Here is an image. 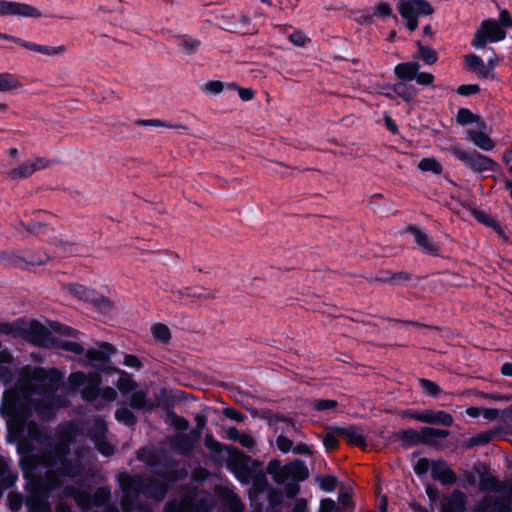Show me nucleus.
Returning <instances> with one entry per match:
<instances>
[{"instance_id": "nucleus-1", "label": "nucleus", "mask_w": 512, "mask_h": 512, "mask_svg": "<svg viewBox=\"0 0 512 512\" xmlns=\"http://www.w3.org/2000/svg\"><path fill=\"white\" fill-rule=\"evenodd\" d=\"M3 403L15 414L19 426L17 452L23 475L28 479V512H52L49 492L60 487L65 478L82 473V458L88 448L76 447L75 457L70 458V446L76 443L77 436L73 424L59 425L53 439L35 422L22 418V414L32 411L49 418L55 408L66 405L63 399L55 397L53 378L45 369L24 367L16 387L4 392Z\"/></svg>"}, {"instance_id": "nucleus-2", "label": "nucleus", "mask_w": 512, "mask_h": 512, "mask_svg": "<svg viewBox=\"0 0 512 512\" xmlns=\"http://www.w3.org/2000/svg\"><path fill=\"white\" fill-rule=\"evenodd\" d=\"M137 457L149 466L156 479L145 481L140 475H129L119 473L118 483L122 489L123 496L121 505L124 512H131L136 507V500L142 494L157 501L164 499L168 484L176 481L180 473L168 463H158V458L152 451L142 448L137 452Z\"/></svg>"}, {"instance_id": "nucleus-3", "label": "nucleus", "mask_w": 512, "mask_h": 512, "mask_svg": "<svg viewBox=\"0 0 512 512\" xmlns=\"http://www.w3.org/2000/svg\"><path fill=\"white\" fill-rule=\"evenodd\" d=\"M110 494L111 492L108 487H99L93 495H90L87 491H78L72 487L65 489V495L73 497L78 506L83 510L103 507V512H119L116 507L108 504Z\"/></svg>"}, {"instance_id": "nucleus-4", "label": "nucleus", "mask_w": 512, "mask_h": 512, "mask_svg": "<svg viewBox=\"0 0 512 512\" xmlns=\"http://www.w3.org/2000/svg\"><path fill=\"white\" fill-rule=\"evenodd\" d=\"M398 10L410 31L417 29L419 16L433 13L432 6L426 0H400Z\"/></svg>"}, {"instance_id": "nucleus-5", "label": "nucleus", "mask_w": 512, "mask_h": 512, "mask_svg": "<svg viewBox=\"0 0 512 512\" xmlns=\"http://www.w3.org/2000/svg\"><path fill=\"white\" fill-rule=\"evenodd\" d=\"M451 152L465 167L477 173L493 171L497 166L496 162L490 157L476 151H465L457 146H453Z\"/></svg>"}, {"instance_id": "nucleus-6", "label": "nucleus", "mask_w": 512, "mask_h": 512, "mask_svg": "<svg viewBox=\"0 0 512 512\" xmlns=\"http://www.w3.org/2000/svg\"><path fill=\"white\" fill-rule=\"evenodd\" d=\"M68 291L76 298L90 303L94 308L103 314H110L113 306L111 302L95 290L79 284L67 285Z\"/></svg>"}, {"instance_id": "nucleus-7", "label": "nucleus", "mask_w": 512, "mask_h": 512, "mask_svg": "<svg viewBox=\"0 0 512 512\" xmlns=\"http://www.w3.org/2000/svg\"><path fill=\"white\" fill-rule=\"evenodd\" d=\"M68 382L73 388L83 387L81 394L86 401H94L99 398L100 379L97 375L87 376L83 372H74L70 374Z\"/></svg>"}, {"instance_id": "nucleus-8", "label": "nucleus", "mask_w": 512, "mask_h": 512, "mask_svg": "<svg viewBox=\"0 0 512 512\" xmlns=\"http://www.w3.org/2000/svg\"><path fill=\"white\" fill-rule=\"evenodd\" d=\"M506 37L505 30L495 20H485L474 35L472 46L477 49L485 48L487 41L498 42Z\"/></svg>"}, {"instance_id": "nucleus-9", "label": "nucleus", "mask_w": 512, "mask_h": 512, "mask_svg": "<svg viewBox=\"0 0 512 512\" xmlns=\"http://www.w3.org/2000/svg\"><path fill=\"white\" fill-rule=\"evenodd\" d=\"M106 432V422L100 417L95 418L93 425L89 430V436L102 455L111 456L114 453V448L104 440Z\"/></svg>"}, {"instance_id": "nucleus-10", "label": "nucleus", "mask_w": 512, "mask_h": 512, "mask_svg": "<svg viewBox=\"0 0 512 512\" xmlns=\"http://www.w3.org/2000/svg\"><path fill=\"white\" fill-rule=\"evenodd\" d=\"M49 161L46 158H34L26 160L17 167L8 171V176L12 180L26 179L34 174L36 171L42 170L48 167Z\"/></svg>"}, {"instance_id": "nucleus-11", "label": "nucleus", "mask_w": 512, "mask_h": 512, "mask_svg": "<svg viewBox=\"0 0 512 512\" xmlns=\"http://www.w3.org/2000/svg\"><path fill=\"white\" fill-rule=\"evenodd\" d=\"M28 333L30 340L36 345L54 347L57 343V336L38 321L34 320L30 322Z\"/></svg>"}, {"instance_id": "nucleus-12", "label": "nucleus", "mask_w": 512, "mask_h": 512, "mask_svg": "<svg viewBox=\"0 0 512 512\" xmlns=\"http://www.w3.org/2000/svg\"><path fill=\"white\" fill-rule=\"evenodd\" d=\"M408 415L412 419L429 424L452 426L454 422L452 415L442 410L427 409L419 413L409 412Z\"/></svg>"}, {"instance_id": "nucleus-13", "label": "nucleus", "mask_w": 512, "mask_h": 512, "mask_svg": "<svg viewBox=\"0 0 512 512\" xmlns=\"http://www.w3.org/2000/svg\"><path fill=\"white\" fill-rule=\"evenodd\" d=\"M481 506L483 509L491 512H510L512 509V484L508 495L499 497L485 496Z\"/></svg>"}, {"instance_id": "nucleus-14", "label": "nucleus", "mask_w": 512, "mask_h": 512, "mask_svg": "<svg viewBox=\"0 0 512 512\" xmlns=\"http://www.w3.org/2000/svg\"><path fill=\"white\" fill-rule=\"evenodd\" d=\"M431 476L433 479L444 485H452L456 482L457 476L444 460L431 462Z\"/></svg>"}, {"instance_id": "nucleus-15", "label": "nucleus", "mask_w": 512, "mask_h": 512, "mask_svg": "<svg viewBox=\"0 0 512 512\" xmlns=\"http://www.w3.org/2000/svg\"><path fill=\"white\" fill-rule=\"evenodd\" d=\"M485 124L482 122L478 129L466 130V139L483 151H492L495 147L494 141L484 133Z\"/></svg>"}, {"instance_id": "nucleus-16", "label": "nucleus", "mask_w": 512, "mask_h": 512, "mask_svg": "<svg viewBox=\"0 0 512 512\" xmlns=\"http://www.w3.org/2000/svg\"><path fill=\"white\" fill-rule=\"evenodd\" d=\"M114 348L112 345L101 342L97 348L88 349L86 351L87 359L93 364L97 365L106 363L110 356L113 354Z\"/></svg>"}, {"instance_id": "nucleus-17", "label": "nucleus", "mask_w": 512, "mask_h": 512, "mask_svg": "<svg viewBox=\"0 0 512 512\" xmlns=\"http://www.w3.org/2000/svg\"><path fill=\"white\" fill-rule=\"evenodd\" d=\"M408 232L414 236L416 244L421 248L423 253L429 255H436L438 253V246L425 232L414 226H410Z\"/></svg>"}, {"instance_id": "nucleus-18", "label": "nucleus", "mask_w": 512, "mask_h": 512, "mask_svg": "<svg viewBox=\"0 0 512 512\" xmlns=\"http://www.w3.org/2000/svg\"><path fill=\"white\" fill-rule=\"evenodd\" d=\"M16 44L48 57L60 56L65 52V47L63 45L54 47L49 45L36 44L25 40H16Z\"/></svg>"}, {"instance_id": "nucleus-19", "label": "nucleus", "mask_w": 512, "mask_h": 512, "mask_svg": "<svg viewBox=\"0 0 512 512\" xmlns=\"http://www.w3.org/2000/svg\"><path fill=\"white\" fill-rule=\"evenodd\" d=\"M337 433L351 445H356L361 448L366 447V437L364 433L360 428L354 425L337 428Z\"/></svg>"}, {"instance_id": "nucleus-20", "label": "nucleus", "mask_w": 512, "mask_h": 512, "mask_svg": "<svg viewBox=\"0 0 512 512\" xmlns=\"http://www.w3.org/2000/svg\"><path fill=\"white\" fill-rule=\"evenodd\" d=\"M6 16L38 18L41 16V12L36 7H33L29 4L8 1Z\"/></svg>"}, {"instance_id": "nucleus-21", "label": "nucleus", "mask_w": 512, "mask_h": 512, "mask_svg": "<svg viewBox=\"0 0 512 512\" xmlns=\"http://www.w3.org/2000/svg\"><path fill=\"white\" fill-rule=\"evenodd\" d=\"M249 458L241 454L239 457L233 459L230 462L231 470L233 471L236 478L242 483H248L250 472L247 466Z\"/></svg>"}, {"instance_id": "nucleus-22", "label": "nucleus", "mask_w": 512, "mask_h": 512, "mask_svg": "<svg viewBox=\"0 0 512 512\" xmlns=\"http://www.w3.org/2000/svg\"><path fill=\"white\" fill-rule=\"evenodd\" d=\"M449 431L445 429H437L432 427H422L420 429L421 444L437 445L438 439H444L449 436Z\"/></svg>"}, {"instance_id": "nucleus-23", "label": "nucleus", "mask_w": 512, "mask_h": 512, "mask_svg": "<svg viewBox=\"0 0 512 512\" xmlns=\"http://www.w3.org/2000/svg\"><path fill=\"white\" fill-rule=\"evenodd\" d=\"M465 510V495L456 490L450 497L443 503L441 512H464Z\"/></svg>"}, {"instance_id": "nucleus-24", "label": "nucleus", "mask_w": 512, "mask_h": 512, "mask_svg": "<svg viewBox=\"0 0 512 512\" xmlns=\"http://www.w3.org/2000/svg\"><path fill=\"white\" fill-rule=\"evenodd\" d=\"M171 447L180 454H189L194 448V441L188 434L178 433L171 439Z\"/></svg>"}, {"instance_id": "nucleus-25", "label": "nucleus", "mask_w": 512, "mask_h": 512, "mask_svg": "<svg viewBox=\"0 0 512 512\" xmlns=\"http://www.w3.org/2000/svg\"><path fill=\"white\" fill-rule=\"evenodd\" d=\"M420 69V65L418 62H406L398 64L394 72L396 76L403 80L412 81L414 80L418 70Z\"/></svg>"}, {"instance_id": "nucleus-26", "label": "nucleus", "mask_w": 512, "mask_h": 512, "mask_svg": "<svg viewBox=\"0 0 512 512\" xmlns=\"http://www.w3.org/2000/svg\"><path fill=\"white\" fill-rule=\"evenodd\" d=\"M284 471H286L289 474L290 479L296 481H303L309 475L307 466L301 460H295L289 465H285Z\"/></svg>"}, {"instance_id": "nucleus-27", "label": "nucleus", "mask_w": 512, "mask_h": 512, "mask_svg": "<svg viewBox=\"0 0 512 512\" xmlns=\"http://www.w3.org/2000/svg\"><path fill=\"white\" fill-rule=\"evenodd\" d=\"M465 61L469 68L478 73L479 76L483 78H488L490 76V69L489 67L483 62V60L475 55V54H469L465 56Z\"/></svg>"}, {"instance_id": "nucleus-28", "label": "nucleus", "mask_w": 512, "mask_h": 512, "mask_svg": "<svg viewBox=\"0 0 512 512\" xmlns=\"http://www.w3.org/2000/svg\"><path fill=\"white\" fill-rule=\"evenodd\" d=\"M285 466H282L278 461H272L269 464L268 471L272 475L275 482L279 484L285 483L288 479H290L289 474L284 471Z\"/></svg>"}, {"instance_id": "nucleus-29", "label": "nucleus", "mask_w": 512, "mask_h": 512, "mask_svg": "<svg viewBox=\"0 0 512 512\" xmlns=\"http://www.w3.org/2000/svg\"><path fill=\"white\" fill-rule=\"evenodd\" d=\"M393 91L405 101H411L417 94V90L414 86L406 82L396 83L393 87Z\"/></svg>"}, {"instance_id": "nucleus-30", "label": "nucleus", "mask_w": 512, "mask_h": 512, "mask_svg": "<svg viewBox=\"0 0 512 512\" xmlns=\"http://www.w3.org/2000/svg\"><path fill=\"white\" fill-rule=\"evenodd\" d=\"M178 46L183 53L192 55L197 52L200 41L193 37L183 36L179 39Z\"/></svg>"}, {"instance_id": "nucleus-31", "label": "nucleus", "mask_w": 512, "mask_h": 512, "mask_svg": "<svg viewBox=\"0 0 512 512\" xmlns=\"http://www.w3.org/2000/svg\"><path fill=\"white\" fill-rule=\"evenodd\" d=\"M392 14V9L390 7V5L386 2H379L377 4H375L374 8H373V14H367L365 16V21L369 24L373 23V17L376 16V17H380V18H384V17H388Z\"/></svg>"}, {"instance_id": "nucleus-32", "label": "nucleus", "mask_w": 512, "mask_h": 512, "mask_svg": "<svg viewBox=\"0 0 512 512\" xmlns=\"http://www.w3.org/2000/svg\"><path fill=\"white\" fill-rule=\"evenodd\" d=\"M20 86V82L9 73H0V92H8Z\"/></svg>"}, {"instance_id": "nucleus-33", "label": "nucleus", "mask_w": 512, "mask_h": 512, "mask_svg": "<svg viewBox=\"0 0 512 512\" xmlns=\"http://www.w3.org/2000/svg\"><path fill=\"white\" fill-rule=\"evenodd\" d=\"M54 347L61 348L77 355L83 354L85 352L84 347L80 343L71 340H61L58 337L57 343Z\"/></svg>"}, {"instance_id": "nucleus-34", "label": "nucleus", "mask_w": 512, "mask_h": 512, "mask_svg": "<svg viewBox=\"0 0 512 512\" xmlns=\"http://www.w3.org/2000/svg\"><path fill=\"white\" fill-rule=\"evenodd\" d=\"M418 168L424 172L430 171L435 174H440L443 170L441 163L434 158H423L418 163Z\"/></svg>"}, {"instance_id": "nucleus-35", "label": "nucleus", "mask_w": 512, "mask_h": 512, "mask_svg": "<svg viewBox=\"0 0 512 512\" xmlns=\"http://www.w3.org/2000/svg\"><path fill=\"white\" fill-rule=\"evenodd\" d=\"M419 385L423 392L428 396L438 397L443 393L440 386L431 380L419 379Z\"/></svg>"}, {"instance_id": "nucleus-36", "label": "nucleus", "mask_w": 512, "mask_h": 512, "mask_svg": "<svg viewBox=\"0 0 512 512\" xmlns=\"http://www.w3.org/2000/svg\"><path fill=\"white\" fill-rule=\"evenodd\" d=\"M249 24V18L245 15L239 16L237 19L228 21L223 24V28L232 32H241Z\"/></svg>"}, {"instance_id": "nucleus-37", "label": "nucleus", "mask_w": 512, "mask_h": 512, "mask_svg": "<svg viewBox=\"0 0 512 512\" xmlns=\"http://www.w3.org/2000/svg\"><path fill=\"white\" fill-rule=\"evenodd\" d=\"M54 244L59 249V253L65 256L78 253L77 245L69 240L55 239Z\"/></svg>"}, {"instance_id": "nucleus-38", "label": "nucleus", "mask_w": 512, "mask_h": 512, "mask_svg": "<svg viewBox=\"0 0 512 512\" xmlns=\"http://www.w3.org/2000/svg\"><path fill=\"white\" fill-rule=\"evenodd\" d=\"M315 480L319 484L320 489L324 492H332L336 488L338 482L337 478L333 475H317Z\"/></svg>"}, {"instance_id": "nucleus-39", "label": "nucleus", "mask_w": 512, "mask_h": 512, "mask_svg": "<svg viewBox=\"0 0 512 512\" xmlns=\"http://www.w3.org/2000/svg\"><path fill=\"white\" fill-rule=\"evenodd\" d=\"M115 418L127 426H132L136 423L135 415L125 407L116 410Z\"/></svg>"}, {"instance_id": "nucleus-40", "label": "nucleus", "mask_w": 512, "mask_h": 512, "mask_svg": "<svg viewBox=\"0 0 512 512\" xmlns=\"http://www.w3.org/2000/svg\"><path fill=\"white\" fill-rule=\"evenodd\" d=\"M151 332L156 339L162 341L163 343H167L170 340V330L164 324L158 323L153 325L151 328Z\"/></svg>"}, {"instance_id": "nucleus-41", "label": "nucleus", "mask_w": 512, "mask_h": 512, "mask_svg": "<svg viewBox=\"0 0 512 512\" xmlns=\"http://www.w3.org/2000/svg\"><path fill=\"white\" fill-rule=\"evenodd\" d=\"M399 436L405 442L411 445L421 444L420 430L406 429L399 432Z\"/></svg>"}, {"instance_id": "nucleus-42", "label": "nucleus", "mask_w": 512, "mask_h": 512, "mask_svg": "<svg viewBox=\"0 0 512 512\" xmlns=\"http://www.w3.org/2000/svg\"><path fill=\"white\" fill-rule=\"evenodd\" d=\"M135 123L137 125H141V126L169 127V128L184 129V130L186 129V127L181 124L170 125L160 119H147V120L139 119Z\"/></svg>"}, {"instance_id": "nucleus-43", "label": "nucleus", "mask_w": 512, "mask_h": 512, "mask_svg": "<svg viewBox=\"0 0 512 512\" xmlns=\"http://www.w3.org/2000/svg\"><path fill=\"white\" fill-rule=\"evenodd\" d=\"M417 45L419 48V55L426 64L432 65L437 61V54L433 49L423 46L420 43Z\"/></svg>"}, {"instance_id": "nucleus-44", "label": "nucleus", "mask_w": 512, "mask_h": 512, "mask_svg": "<svg viewBox=\"0 0 512 512\" xmlns=\"http://www.w3.org/2000/svg\"><path fill=\"white\" fill-rule=\"evenodd\" d=\"M456 119L460 125H467L478 120V117L474 115L469 109L460 108L457 112Z\"/></svg>"}, {"instance_id": "nucleus-45", "label": "nucleus", "mask_w": 512, "mask_h": 512, "mask_svg": "<svg viewBox=\"0 0 512 512\" xmlns=\"http://www.w3.org/2000/svg\"><path fill=\"white\" fill-rule=\"evenodd\" d=\"M130 406L134 409L144 408L147 404L146 395L142 391H136L130 396Z\"/></svg>"}, {"instance_id": "nucleus-46", "label": "nucleus", "mask_w": 512, "mask_h": 512, "mask_svg": "<svg viewBox=\"0 0 512 512\" xmlns=\"http://www.w3.org/2000/svg\"><path fill=\"white\" fill-rule=\"evenodd\" d=\"M479 488L482 491H499V484L494 477H483L479 481Z\"/></svg>"}, {"instance_id": "nucleus-47", "label": "nucleus", "mask_w": 512, "mask_h": 512, "mask_svg": "<svg viewBox=\"0 0 512 512\" xmlns=\"http://www.w3.org/2000/svg\"><path fill=\"white\" fill-rule=\"evenodd\" d=\"M276 445L282 453H288L292 451L293 441L283 434H280L276 439Z\"/></svg>"}, {"instance_id": "nucleus-48", "label": "nucleus", "mask_w": 512, "mask_h": 512, "mask_svg": "<svg viewBox=\"0 0 512 512\" xmlns=\"http://www.w3.org/2000/svg\"><path fill=\"white\" fill-rule=\"evenodd\" d=\"M0 259L3 261L5 266H20L22 261L20 257L7 252H1Z\"/></svg>"}, {"instance_id": "nucleus-49", "label": "nucleus", "mask_w": 512, "mask_h": 512, "mask_svg": "<svg viewBox=\"0 0 512 512\" xmlns=\"http://www.w3.org/2000/svg\"><path fill=\"white\" fill-rule=\"evenodd\" d=\"M99 397L101 398V405H104L105 403L115 400L117 397V392L114 388L106 387L100 391Z\"/></svg>"}, {"instance_id": "nucleus-50", "label": "nucleus", "mask_w": 512, "mask_h": 512, "mask_svg": "<svg viewBox=\"0 0 512 512\" xmlns=\"http://www.w3.org/2000/svg\"><path fill=\"white\" fill-rule=\"evenodd\" d=\"M431 468V463L427 458H420L414 465V471L417 475L426 474Z\"/></svg>"}, {"instance_id": "nucleus-51", "label": "nucleus", "mask_w": 512, "mask_h": 512, "mask_svg": "<svg viewBox=\"0 0 512 512\" xmlns=\"http://www.w3.org/2000/svg\"><path fill=\"white\" fill-rule=\"evenodd\" d=\"M336 406H337V402L335 400H330V399L316 400L313 403V407L319 411L333 409Z\"/></svg>"}, {"instance_id": "nucleus-52", "label": "nucleus", "mask_w": 512, "mask_h": 512, "mask_svg": "<svg viewBox=\"0 0 512 512\" xmlns=\"http://www.w3.org/2000/svg\"><path fill=\"white\" fill-rule=\"evenodd\" d=\"M135 387L134 382L128 377L127 374L122 375L118 381V388L122 392H129Z\"/></svg>"}, {"instance_id": "nucleus-53", "label": "nucleus", "mask_w": 512, "mask_h": 512, "mask_svg": "<svg viewBox=\"0 0 512 512\" xmlns=\"http://www.w3.org/2000/svg\"><path fill=\"white\" fill-rule=\"evenodd\" d=\"M414 80L419 85L428 86V85H431L433 83L434 76L432 74H430V73L420 72L418 70Z\"/></svg>"}, {"instance_id": "nucleus-54", "label": "nucleus", "mask_w": 512, "mask_h": 512, "mask_svg": "<svg viewBox=\"0 0 512 512\" xmlns=\"http://www.w3.org/2000/svg\"><path fill=\"white\" fill-rule=\"evenodd\" d=\"M168 416L171 417L172 424L176 429L186 430L188 428L189 422L185 418L177 416L173 412H170Z\"/></svg>"}, {"instance_id": "nucleus-55", "label": "nucleus", "mask_w": 512, "mask_h": 512, "mask_svg": "<svg viewBox=\"0 0 512 512\" xmlns=\"http://www.w3.org/2000/svg\"><path fill=\"white\" fill-rule=\"evenodd\" d=\"M224 84L220 81H210L205 84L204 91L210 94H217L223 91Z\"/></svg>"}, {"instance_id": "nucleus-56", "label": "nucleus", "mask_w": 512, "mask_h": 512, "mask_svg": "<svg viewBox=\"0 0 512 512\" xmlns=\"http://www.w3.org/2000/svg\"><path fill=\"white\" fill-rule=\"evenodd\" d=\"M320 512H340V510L336 507L334 500L326 498L320 503Z\"/></svg>"}, {"instance_id": "nucleus-57", "label": "nucleus", "mask_w": 512, "mask_h": 512, "mask_svg": "<svg viewBox=\"0 0 512 512\" xmlns=\"http://www.w3.org/2000/svg\"><path fill=\"white\" fill-rule=\"evenodd\" d=\"M53 329L57 334L64 335V336L76 337L79 334L78 331H76L68 326L61 325V324H56L53 327Z\"/></svg>"}, {"instance_id": "nucleus-58", "label": "nucleus", "mask_w": 512, "mask_h": 512, "mask_svg": "<svg viewBox=\"0 0 512 512\" xmlns=\"http://www.w3.org/2000/svg\"><path fill=\"white\" fill-rule=\"evenodd\" d=\"M205 446L213 452L218 453L222 451V445L211 434L205 436Z\"/></svg>"}, {"instance_id": "nucleus-59", "label": "nucleus", "mask_w": 512, "mask_h": 512, "mask_svg": "<svg viewBox=\"0 0 512 512\" xmlns=\"http://www.w3.org/2000/svg\"><path fill=\"white\" fill-rule=\"evenodd\" d=\"M9 506L13 511H19L22 507V497L19 494L10 493L8 495Z\"/></svg>"}, {"instance_id": "nucleus-60", "label": "nucleus", "mask_w": 512, "mask_h": 512, "mask_svg": "<svg viewBox=\"0 0 512 512\" xmlns=\"http://www.w3.org/2000/svg\"><path fill=\"white\" fill-rule=\"evenodd\" d=\"M223 412L227 418L236 422H243L246 418L244 414L233 408H225Z\"/></svg>"}, {"instance_id": "nucleus-61", "label": "nucleus", "mask_w": 512, "mask_h": 512, "mask_svg": "<svg viewBox=\"0 0 512 512\" xmlns=\"http://www.w3.org/2000/svg\"><path fill=\"white\" fill-rule=\"evenodd\" d=\"M165 512H191V510L187 505L174 501L167 504Z\"/></svg>"}, {"instance_id": "nucleus-62", "label": "nucleus", "mask_w": 512, "mask_h": 512, "mask_svg": "<svg viewBox=\"0 0 512 512\" xmlns=\"http://www.w3.org/2000/svg\"><path fill=\"white\" fill-rule=\"evenodd\" d=\"M229 509L231 512H243V504L241 503L239 497L235 494H232L229 499Z\"/></svg>"}, {"instance_id": "nucleus-63", "label": "nucleus", "mask_w": 512, "mask_h": 512, "mask_svg": "<svg viewBox=\"0 0 512 512\" xmlns=\"http://www.w3.org/2000/svg\"><path fill=\"white\" fill-rule=\"evenodd\" d=\"M480 90L479 86L476 84H468V85H461L458 87L457 92L460 95L468 96L471 94H475Z\"/></svg>"}, {"instance_id": "nucleus-64", "label": "nucleus", "mask_w": 512, "mask_h": 512, "mask_svg": "<svg viewBox=\"0 0 512 512\" xmlns=\"http://www.w3.org/2000/svg\"><path fill=\"white\" fill-rule=\"evenodd\" d=\"M503 29L512 27V18L507 10H502L499 15V23Z\"/></svg>"}]
</instances>
